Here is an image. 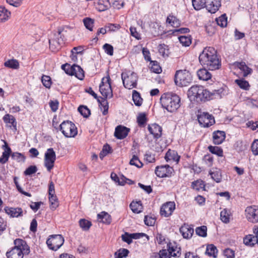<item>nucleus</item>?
Here are the masks:
<instances>
[{
    "label": "nucleus",
    "mask_w": 258,
    "mask_h": 258,
    "mask_svg": "<svg viewBox=\"0 0 258 258\" xmlns=\"http://www.w3.org/2000/svg\"><path fill=\"white\" fill-rule=\"evenodd\" d=\"M122 240L126 242L127 244H131L133 240L131 234L125 232L124 234L121 235Z\"/></svg>",
    "instance_id": "0e129e2a"
},
{
    "label": "nucleus",
    "mask_w": 258,
    "mask_h": 258,
    "mask_svg": "<svg viewBox=\"0 0 258 258\" xmlns=\"http://www.w3.org/2000/svg\"><path fill=\"white\" fill-rule=\"evenodd\" d=\"M151 134L153 135L155 139H159L162 135V127L156 123L149 124L148 127Z\"/></svg>",
    "instance_id": "a211bd4d"
},
{
    "label": "nucleus",
    "mask_w": 258,
    "mask_h": 258,
    "mask_svg": "<svg viewBox=\"0 0 258 258\" xmlns=\"http://www.w3.org/2000/svg\"><path fill=\"white\" fill-rule=\"evenodd\" d=\"M6 213L12 217H18L23 216V210L21 208H9L5 209Z\"/></svg>",
    "instance_id": "4be33fe9"
},
{
    "label": "nucleus",
    "mask_w": 258,
    "mask_h": 258,
    "mask_svg": "<svg viewBox=\"0 0 258 258\" xmlns=\"http://www.w3.org/2000/svg\"><path fill=\"white\" fill-rule=\"evenodd\" d=\"M7 227V221L4 218L0 217V235L6 230Z\"/></svg>",
    "instance_id": "e2e57ef3"
},
{
    "label": "nucleus",
    "mask_w": 258,
    "mask_h": 258,
    "mask_svg": "<svg viewBox=\"0 0 258 258\" xmlns=\"http://www.w3.org/2000/svg\"><path fill=\"white\" fill-rule=\"evenodd\" d=\"M3 120L5 123H9L13 127H16L17 122L13 115L7 114L3 117Z\"/></svg>",
    "instance_id": "58836bf2"
},
{
    "label": "nucleus",
    "mask_w": 258,
    "mask_h": 258,
    "mask_svg": "<svg viewBox=\"0 0 258 258\" xmlns=\"http://www.w3.org/2000/svg\"><path fill=\"white\" fill-rule=\"evenodd\" d=\"M41 81L43 85L47 88L50 87L51 84V78L49 76L43 75L42 77Z\"/></svg>",
    "instance_id": "13d9d810"
},
{
    "label": "nucleus",
    "mask_w": 258,
    "mask_h": 258,
    "mask_svg": "<svg viewBox=\"0 0 258 258\" xmlns=\"http://www.w3.org/2000/svg\"><path fill=\"white\" fill-rule=\"evenodd\" d=\"M209 174L211 176V178L216 182L219 183L221 181L222 174L220 169L215 168L213 170H210Z\"/></svg>",
    "instance_id": "bb28decb"
},
{
    "label": "nucleus",
    "mask_w": 258,
    "mask_h": 258,
    "mask_svg": "<svg viewBox=\"0 0 258 258\" xmlns=\"http://www.w3.org/2000/svg\"><path fill=\"white\" fill-rule=\"evenodd\" d=\"M105 52L109 55L113 54V47L110 44L106 43L103 46Z\"/></svg>",
    "instance_id": "680f3d73"
},
{
    "label": "nucleus",
    "mask_w": 258,
    "mask_h": 258,
    "mask_svg": "<svg viewBox=\"0 0 258 258\" xmlns=\"http://www.w3.org/2000/svg\"><path fill=\"white\" fill-rule=\"evenodd\" d=\"M198 120L200 124L204 127L211 126L215 122L214 117L207 112H202L198 115Z\"/></svg>",
    "instance_id": "4468645a"
},
{
    "label": "nucleus",
    "mask_w": 258,
    "mask_h": 258,
    "mask_svg": "<svg viewBox=\"0 0 258 258\" xmlns=\"http://www.w3.org/2000/svg\"><path fill=\"white\" fill-rule=\"evenodd\" d=\"M61 68L62 70H63L67 74L71 75V76L74 75V73H73V72L74 71V65H73L72 66H71L69 64L66 63V64H62L61 66Z\"/></svg>",
    "instance_id": "8fccbe9b"
},
{
    "label": "nucleus",
    "mask_w": 258,
    "mask_h": 258,
    "mask_svg": "<svg viewBox=\"0 0 258 258\" xmlns=\"http://www.w3.org/2000/svg\"><path fill=\"white\" fill-rule=\"evenodd\" d=\"M166 22L169 24H170L171 26L174 27H177L180 25V22L179 20L175 17L169 16L167 17Z\"/></svg>",
    "instance_id": "3c124183"
},
{
    "label": "nucleus",
    "mask_w": 258,
    "mask_h": 258,
    "mask_svg": "<svg viewBox=\"0 0 258 258\" xmlns=\"http://www.w3.org/2000/svg\"><path fill=\"white\" fill-rule=\"evenodd\" d=\"M74 75L79 79L81 80H83L84 77V71L83 69L79 66L76 64H74Z\"/></svg>",
    "instance_id": "72a5a7b5"
},
{
    "label": "nucleus",
    "mask_w": 258,
    "mask_h": 258,
    "mask_svg": "<svg viewBox=\"0 0 258 258\" xmlns=\"http://www.w3.org/2000/svg\"><path fill=\"white\" fill-rule=\"evenodd\" d=\"M99 219H101L103 223L109 224L111 222L110 215L105 212H102L97 215Z\"/></svg>",
    "instance_id": "c756f323"
},
{
    "label": "nucleus",
    "mask_w": 258,
    "mask_h": 258,
    "mask_svg": "<svg viewBox=\"0 0 258 258\" xmlns=\"http://www.w3.org/2000/svg\"><path fill=\"white\" fill-rule=\"evenodd\" d=\"M121 79L124 87L128 89H131L136 88L137 85L138 76L134 73H129L128 74L122 73Z\"/></svg>",
    "instance_id": "6e6552de"
},
{
    "label": "nucleus",
    "mask_w": 258,
    "mask_h": 258,
    "mask_svg": "<svg viewBox=\"0 0 258 258\" xmlns=\"http://www.w3.org/2000/svg\"><path fill=\"white\" fill-rule=\"evenodd\" d=\"M178 39L180 42L182 44L183 46H188L191 44V39L188 37L181 36L178 37Z\"/></svg>",
    "instance_id": "5fc2aeb1"
},
{
    "label": "nucleus",
    "mask_w": 258,
    "mask_h": 258,
    "mask_svg": "<svg viewBox=\"0 0 258 258\" xmlns=\"http://www.w3.org/2000/svg\"><path fill=\"white\" fill-rule=\"evenodd\" d=\"M110 78L109 75L106 78H103L99 86V91L101 94L106 99L108 97L111 98L113 96L111 87Z\"/></svg>",
    "instance_id": "9d476101"
},
{
    "label": "nucleus",
    "mask_w": 258,
    "mask_h": 258,
    "mask_svg": "<svg viewBox=\"0 0 258 258\" xmlns=\"http://www.w3.org/2000/svg\"><path fill=\"white\" fill-rule=\"evenodd\" d=\"M37 171V168L35 165H31L28 167L25 171L24 172V174L25 175H31L35 173H36Z\"/></svg>",
    "instance_id": "bf43d9fd"
},
{
    "label": "nucleus",
    "mask_w": 258,
    "mask_h": 258,
    "mask_svg": "<svg viewBox=\"0 0 258 258\" xmlns=\"http://www.w3.org/2000/svg\"><path fill=\"white\" fill-rule=\"evenodd\" d=\"M224 89L220 88L210 91L202 86H193L188 91L187 95L191 100H194L197 102L205 101L208 100L221 98L224 95Z\"/></svg>",
    "instance_id": "f257e3e1"
},
{
    "label": "nucleus",
    "mask_w": 258,
    "mask_h": 258,
    "mask_svg": "<svg viewBox=\"0 0 258 258\" xmlns=\"http://www.w3.org/2000/svg\"><path fill=\"white\" fill-rule=\"evenodd\" d=\"M59 128L63 135L67 138L75 137L78 133L75 124L69 120L63 121L60 124Z\"/></svg>",
    "instance_id": "423d86ee"
},
{
    "label": "nucleus",
    "mask_w": 258,
    "mask_h": 258,
    "mask_svg": "<svg viewBox=\"0 0 258 258\" xmlns=\"http://www.w3.org/2000/svg\"><path fill=\"white\" fill-rule=\"evenodd\" d=\"M235 83L241 89L248 90L249 87V83L247 81L243 79H237L235 80Z\"/></svg>",
    "instance_id": "864d4df0"
},
{
    "label": "nucleus",
    "mask_w": 258,
    "mask_h": 258,
    "mask_svg": "<svg viewBox=\"0 0 258 258\" xmlns=\"http://www.w3.org/2000/svg\"><path fill=\"white\" fill-rule=\"evenodd\" d=\"M18 178L16 176L14 177V182L16 186V187H17V189H18V190L22 194L25 195V196H26L27 197H31V195L27 192H26V191H24L22 188H21V187L20 186V185L19 184V183H18Z\"/></svg>",
    "instance_id": "4d7b16f0"
},
{
    "label": "nucleus",
    "mask_w": 258,
    "mask_h": 258,
    "mask_svg": "<svg viewBox=\"0 0 258 258\" xmlns=\"http://www.w3.org/2000/svg\"><path fill=\"white\" fill-rule=\"evenodd\" d=\"M62 30L59 28L56 33L53 34V37L49 39V47L52 51H55L59 48L60 45L63 43L61 32Z\"/></svg>",
    "instance_id": "9b49d317"
},
{
    "label": "nucleus",
    "mask_w": 258,
    "mask_h": 258,
    "mask_svg": "<svg viewBox=\"0 0 258 258\" xmlns=\"http://www.w3.org/2000/svg\"><path fill=\"white\" fill-rule=\"evenodd\" d=\"M85 26L90 31L93 30L94 20L91 18H86L83 20Z\"/></svg>",
    "instance_id": "6e6d98bb"
},
{
    "label": "nucleus",
    "mask_w": 258,
    "mask_h": 258,
    "mask_svg": "<svg viewBox=\"0 0 258 258\" xmlns=\"http://www.w3.org/2000/svg\"><path fill=\"white\" fill-rule=\"evenodd\" d=\"M216 22L219 26L222 27H226L227 24V20L225 14L222 15L218 18H217Z\"/></svg>",
    "instance_id": "603ef678"
},
{
    "label": "nucleus",
    "mask_w": 258,
    "mask_h": 258,
    "mask_svg": "<svg viewBox=\"0 0 258 258\" xmlns=\"http://www.w3.org/2000/svg\"><path fill=\"white\" fill-rule=\"evenodd\" d=\"M245 214L249 222L252 223L258 222V206L247 207L245 210Z\"/></svg>",
    "instance_id": "ddd939ff"
},
{
    "label": "nucleus",
    "mask_w": 258,
    "mask_h": 258,
    "mask_svg": "<svg viewBox=\"0 0 258 258\" xmlns=\"http://www.w3.org/2000/svg\"><path fill=\"white\" fill-rule=\"evenodd\" d=\"M180 102L179 97L172 93H164L160 98L162 107L170 112L176 111L180 107Z\"/></svg>",
    "instance_id": "20e7f679"
},
{
    "label": "nucleus",
    "mask_w": 258,
    "mask_h": 258,
    "mask_svg": "<svg viewBox=\"0 0 258 258\" xmlns=\"http://www.w3.org/2000/svg\"><path fill=\"white\" fill-rule=\"evenodd\" d=\"M4 66L12 69H17L19 68V63L16 59H9L4 63Z\"/></svg>",
    "instance_id": "4c0bfd02"
},
{
    "label": "nucleus",
    "mask_w": 258,
    "mask_h": 258,
    "mask_svg": "<svg viewBox=\"0 0 258 258\" xmlns=\"http://www.w3.org/2000/svg\"><path fill=\"white\" fill-rule=\"evenodd\" d=\"M180 232L184 238H190L194 232L193 228L184 224L179 229Z\"/></svg>",
    "instance_id": "6ab92c4d"
},
{
    "label": "nucleus",
    "mask_w": 258,
    "mask_h": 258,
    "mask_svg": "<svg viewBox=\"0 0 258 258\" xmlns=\"http://www.w3.org/2000/svg\"><path fill=\"white\" fill-rule=\"evenodd\" d=\"M3 147V148H5L4 149V152H3L2 156L0 157V163L5 164L8 161L12 151L6 142H5V145H4Z\"/></svg>",
    "instance_id": "5701e85b"
},
{
    "label": "nucleus",
    "mask_w": 258,
    "mask_h": 258,
    "mask_svg": "<svg viewBox=\"0 0 258 258\" xmlns=\"http://www.w3.org/2000/svg\"><path fill=\"white\" fill-rule=\"evenodd\" d=\"M180 157L177 154V153L174 150H169L166 153L165 159L166 161H173L178 163Z\"/></svg>",
    "instance_id": "b1692460"
},
{
    "label": "nucleus",
    "mask_w": 258,
    "mask_h": 258,
    "mask_svg": "<svg viewBox=\"0 0 258 258\" xmlns=\"http://www.w3.org/2000/svg\"><path fill=\"white\" fill-rule=\"evenodd\" d=\"M130 164L133 165H135L138 167H141L142 166V163L139 160L137 156L134 155L133 158L130 160Z\"/></svg>",
    "instance_id": "052dcab7"
},
{
    "label": "nucleus",
    "mask_w": 258,
    "mask_h": 258,
    "mask_svg": "<svg viewBox=\"0 0 258 258\" xmlns=\"http://www.w3.org/2000/svg\"><path fill=\"white\" fill-rule=\"evenodd\" d=\"M221 6V0H210L209 4L207 5V10L211 13H215Z\"/></svg>",
    "instance_id": "aec40b11"
},
{
    "label": "nucleus",
    "mask_w": 258,
    "mask_h": 258,
    "mask_svg": "<svg viewBox=\"0 0 258 258\" xmlns=\"http://www.w3.org/2000/svg\"><path fill=\"white\" fill-rule=\"evenodd\" d=\"M208 149L210 152L218 156H222L223 155V150L219 147L210 146L208 147Z\"/></svg>",
    "instance_id": "a18cd8bd"
},
{
    "label": "nucleus",
    "mask_w": 258,
    "mask_h": 258,
    "mask_svg": "<svg viewBox=\"0 0 258 258\" xmlns=\"http://www.w3.org/2000/svg\"><path fill=\"white\" fill-rule=\"evenodd\" d=\"M225 139V133L224 131H217L213 134V143L216 145L221 144Z\"/></svg>",
    "instance_id": "412c9836"
},
{
    "label": "nucleus",
    "mask_w": 258,
    "mask_h": 258,
    "mask_svg": "<svg viewBox=\"0 0 258 258\" xmlns=\"http://www.w3.org/2000/svg\"><path fill=\"white\" fill-rule=\"evenodd\" d=\"M49 201L50 202V209L53 210L56 209L58 206L56 196L55 195L49 196Z\"/></svg>",
    "instance_id": "a19ab883"
},
{
    "label": "nucleus",
    "mask_w": 258,
    "mask_h": 258,
    "mask_svg": "<svg viewBox=\"0 0 258 258\" xmlns=\"http://www.w3.org/2000/svg\"><path fill=\"white\" fill-rule=\"evenodd\" d=\"M161 258H170L171 256L179 257L180 254V248L177 246L172 245L169 242L167 245V249H163L158 253Z\"/></svg>",
    "instance_id": "0eeeda50"
},
{
    "label": "nucleus",
    "mask_w": 258,
    "mask_h": 258,
    "mask_svg": "<svg viewBox=\"0 0 258 258\" xmlns=\"http://www.w3.org/2000/svg\"><path fill=\"white\" fill-rule=\"evenodd\" d=\"M11 12L4 7L0 6V22L7 21L11 16Z\"/></svg>",
    "instance_id": "cd10ccee"
},
{
    "label": "nucleus",
    "mask_w": 258,
    "mask_h": 258,
    "mask_svg": "<svg viewBox=\"0 0 258 258\" xmlns=\"http://www.w3.org/2000/svg\"><path fill=\"white\" fill-rule=\"evenodd\" d=\"M173 171V169L168 165H161L156 167L155 172L159 177H170Z\"/></svg>",
    "instance_id": "2eb2a0df"
},
{
    "label": "nucleus",
    "mask_w": 258,
    "mask_h": 258,
    "mask_svg": "<svg viewBox=\"0 0 258 258\" xmlns=\"http://www.w3.org/2000/svg\"><path fill=\"white\" fill-rule=\"evenodd\" d=\"M218 250L217 247L213 244H209L207 246L206 253L210 256L217 257Z\"/></svg>",
    "instance_id": "c85d7f7f"
},
{
    "label": "nucleus",
    "mask_w": 258,
    "mask_h": 258,
    "mask_svg": "<svg viewBox=\"0 0 258 258\" xmlns=\"http://www.w3.org/2000/svg\"><path fill=\"white\" fill-rule=\"evenodd\" d=\"M130 207L132 211L135 213H139L142 211V205L140 202H132Z\"/></svg>",
    "instance_id": "79ce46f5"
},
{
    "label": "nucleus",
    "mask_w": 258,
    "mask_h": 258,
    "mask_svg": "<svg viewBox=\"0 0 258 258\" xmlns=\"http://www.w3.org/2000/svg\"><path fill=\"white\" fill-rule=\"evenodd\" d=\"M251 151L254 155H258V140H255L251 146Z\"/></svg>",
    "instance_id": "338daca9"
},
{
    "label": "nucleus",
    "mask_w": 258,
    "mask_h": 258,
    "mask_svg": "<svg viewBox=\"0 0 258 258\" xmlns=\"http://www.w3.org/2000/svg\"><path fill=\"white\" fill-rule=\"evenodd\" d=\"M14 243V246L6 253L7 258H23L24 254L30 253V247L25 240L18 238Z\"/></svg>",
    "instance_id": "7ed1b4c3"
},
{
    "label": "nucleus",
    "mask_w": 258,
    "mask_h": 258,
    "mask_svg": "<svg viewBox=\"0 0 258 258\" xmlns=\"http://www.w3.org/2000/svg\"><path fill=\"white\" fill-rule=\"evenodd\" d=\"M56 160V154L52 148L47 150L44 155V166L48 171H50L54 167Z\"/></svg>",
    "instance_id": "f8f14e48"
},
{
    "label": "nucleus",
    "mask_w": 258,
    "mask_h": 258,
    "mask_svg": "<svg viewBox=\"0 0 258 258\" xmlns=\"http://www.w3.org/2000/svg\"><path fill=\"white\" fill-rule=\"evenodd\" d=\"M95 6L98 11L103 12L108 10L111 5L109 0H98Z\"/></svg>",
    "instance_id": "393cba45"
},
{
    "label": "nucleus",
    "mask_w": 258,
    "mask_h": 258,
    "mask_svg": "<svg viewBox=\"0 0 258 258\" xmlns=\"http://www.w3.org/2000/svg\"><path fill=\"white\" fill-rule=\"evenodd\" d=\"M64 243V238L61 235L56 234L50 235L47 239L46 244L50 249L56 251Z\"/></svg>",
    "instance_id": "1a4fd4ad"
},
{
    "label": "nucleus",
    "mask_w": 258,
    "mask_h": 258,
    "mask_svg": "<svg viewBox=\"0 0 258 258\" xmlns=\"http://www.w3.org/2000/svg\"><path fill=\"white\" fill-rule=\"evenodd\" d=\"M129 253L128 250L125 248H120L114 253L115 258H123L126 257Z\"/></svg>",
    "instance_id": "c03bdc74"
},
{
    "label": "nucleus",
    "mask_w": 258,
    "mask_h": 258,
    "mask_svg": "<svg viewBox=\"0 0 258 258\" xmlns=\"http://www.w3.org/2000/svg\"><path fill=\"white\" fill-rule=\"evenodd\" d=\"M101 98V100H100L99 99H98L97 101L101 106V107H100L101 109H102V108L103 109L102 111L103 115H105L108 113V108H109L108 103L105 98Z\"/></svg>",
    "instance_id": "7c9ffc66"
},
{
    "label": "nucleus",
    "mask_w": 258,
    "mask_h": 258,
    "mask_svg": "<svg viewBox=\"0 0 258 258\" xmlns=\"http://www.w3.org/2000/svg\"><path fill=\"white\" fill-rule=\"evenodd\" d=\"M144 222L147 226H153L155 224V220L152 217L145 216L144 218Z\"/></svg>",
    "instance_id": "69168bd1"
},
{
    "label": "nucleus",
    "mask_w": 258,
    "mask_h": 258,
    "mask_svg": "<svg viewBox=\"0 0 258 258\" xmlns=\"http://www.w3.org/2000/svg\"><path fill=\"white\" fill-rule=\"evenodd\" d=\"M78 111L84 117H88L90 114V110L86 106L81 105L78 107Z\"/></svg>",
    "instance_id": "49530a36"
},
{
    "label": "nucleus",
    "mask_w": 258,
    "mask_h": 258,
    "mask_svg": "<svg viewBox=\"0 0 258 258\" xmlns=\"http://www.w3.org/2000/svg\"><path fill=\"white\" fill-rule=\"evenodd\" d=\"M205 186L204 182L201 179L194 181L191 183L192 188L197 191H199L201 189L205 190Z\"/></svg>",
    "instance_id": "473e14b6"
},
{
    "label": "nucleus",
    "mask_w": 258,
    "mask_h": 258,
    "mask_svg": "<svg viewBox=\"0 0 258 258\" xmlns=\"http://www.w3.org/2000/svg\"><path fill=\"white\" fill-rule=\"evenodd\" d=\"M256 237L252 235H247L243 239V242L245 245L252 246L257 243Z\"/></svg>",
    "instance_id": "e433bc0d"
},
{
    "label": "nucleus",
    "mask_w": 258,
    "mask_h": 258,
    "mask_svg": "<svg viewBox=\"0 0 258 258\" xmlns=\"http://www.w3.org/2000/svg\"><path fill=\"white\" fill-rule=\"evenodd\" d=\"M238 67L243 72V77H246L252 72V69L248 67L244 62L239 63Z\"/></svg>",
    "instance_id": "2f4dec72"
},
{
    "label": "nucleus",
    "mask_w": 258,
    "mask_h": 258,
    "mask_svg": "<svg viewBox=\"0 0 258 258\" xmlns=\"http://www.w3.org/2000/svg\"><path fill=\"white\" fill-rule=\"evenodd\" d=\"M192 6L196 10H200L206 7V0H192Z\"/></svg>",
    "instance_id": "f704fd0d"
},
{
    "label": "nucleus",
    "mask_w": 258,
    "mask_h": 258,
    "mask_svg": "<svg viewBox=\"0 0 258 258\" xmlns=\"http://www.w3.org/2000/svg\"><path fill=\"white\" fill-rule=\"evenodd\" d=\"M196 234L201 237H205L207 236V228L206 226H202L196 228Z\"/></svg>",
    "instance_id": "09e8293b"
},
{
    "label": "nucleus",
    "mask_w": 258,
    "mask_h": 258,
    "mask_svg": "<svg viewBox=\"0 0 258 258\" xmlns=\"http://www.w3.org/2000/svg\"><path fill=\"white\" fill-rule=\"evenodd\" d=\"M192 81V77L189 71L184 70H179L176 71L174 82L179 86H186L189 85Z\"/></svg>",
    "instance_id": "39448f33"
},
{
    "label": "nucleus",
    "mask_w": 258,
    "mask_h": 258,
    "mask_svg": "<svg viewBox=\"0 0 258 258\" xmlns=\"http://www.w3.org/2000/svg\"><path fill=\"white\" fill-rule=\"evenodd\" d=\"M199 61L204 68L210 70H218L221 67V62L216 54V51L212 47L205 48L200 53Z\"/></svg>",
    "instance_id": "f03ea898"
},
{
    "label": "nucleus",
    "mask_w": 258,
    "mask_h": 258,
    "mask_svg": "<svg viewBox=\"0 0 258 258\" xmlns=\"http://www.w3.org/2000/svg\"><path fill=\"white\" fill-rule=\"evenodd\" d=\"M197 74L199 79L203 81H208L212 77V75L208 72L206 68L199 70Z\"/></svg>",
    "instance_id": "a878e982"
},
{
    "label": "nucleus",
    "mask_w": 258,
    "mask_h": 258,
    "mask_svg": "<svg viewBox=\"0 0 258 258\" xmlns=\"http://www.w3.org/2000/svg\"><path fill=\"white\" fill-rule=\"evenodd\" d=\"M130 130V128L118 125L115 128L114 136L118 139H124L127 136Z\"/></svg>",
    "instance_id": "f3484780"
},
{
    "label": "nucleus",
    "mask_w": 258,
    "mask_h": 258,
    "mask_svg": "<svg viewBox=\"0 0 258 258\" xmlns=\"http://www.w3.org/2000/svg\"><path fill=\"white\" fill-rule=\"evenodd\" d=\"M133 100L135 104L137 106H140L142 104L143 99L141 97L140 93L136 90L133 92Z\"/></svg>",
    "instance_id": "c9c22d12"
},
{
    "label": "nucleus",
    "mask_w": 258,
    "mask_h": 258,
    "mask_svg": "<svg viewBox=\"0 0 258 258\" xmlns=\"http://www.w3.org/2000/svg\"><path fill=\"white\" fill-rule=\"evenodd\" d=\"M147 119L145 113H141L137 117V122L140 126H143L147 122Z\"/></svg>",
    "instance_id": "de8ad7c7"
},
{
    "label": "nucleus",
    "mask_w": 258,
    "mask_h": 258,
    "mask_svg": "<svg viewBox=\"0 0 258 258\" xmlns=\"http://www.w3.org/2000/svg\"><path fill=\"white\" fill-rule=\"evenodd\" d=\"M224 255L227 258H234V251L230 248L225 249L224 251Z\"/></svg>",
    "instance_id": "774afa93"
},
{
    "label": "nucleus",
    "mask_w": 258,
    "mask_h": 258,
    "mask_svg": "<svg viewBox=\"0 0 258 258\" xmlns=\"http://www.w3.org/2000/svg\"><path fill=\"white\" fill-rule=\"evenodd\" d=\"M79 225L83 230L87 231L89 229L92 223L90 221L85 219H82L79 221Z\"/></svg>",
    "instance_id": "37998d69"
},
{
    "label": "nucleus",
    "mask_w": 258,
    "mask_h": 258,
    "mask_svg": "<svg viewBox=\"0 0 258 258\" xmlns=\"http://www.w3.org/2000/svg\"><path fill=\"white\" fill-rule=\"evenodd\" d=\"M175 209V203L174 202H168L161 206L160 214L162 216L168 217L172 215Z\"/></svg>",
    "instance_id": "dca6fc26"
},
{
    "label": "nucleus",
    "mask_w": 258,
    "mask_h": 258,
    "mask_svg": "<svg viewBox=\"0 0 258 258\" xmlns=\"http://www.w3.org/2000/svg\"><path fill=\"white\" fill-rule=\"evenodd\" d=\"M230 213V211L226 209L221 212L220 217L222 222L227 223L229 222Z\"/></svg>",
    "instance_id": "ea45409f"
}]
</instances>
